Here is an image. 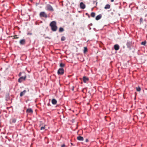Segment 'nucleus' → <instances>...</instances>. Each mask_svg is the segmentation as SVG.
<instances>
[{"instance_id": "nucleus-19", "label": "nucleus", "mask_w": 147, "mask_h": 147, "mask_svg": "<svg viewBox=\"0 0 147 147\" xmlns=\"http://www.w3.org/2000/svg\"><path fill=\"white\" fill-rule=\"evenodd\" d=\"M91 16L92 17H94L95 16V13L94 12H92L91 13Z\"/></svg>"}, {"instance_id": "nucleus-30", "label": "nucleus", "mask_w": 147, "mask_h": 147, "mask_svg": "<svg viewBox=\"0 0 147 147\" xmlns=\"http://www.w3.org/2000/svg\"><path fill=\"white\" fill-rule=\"evenodd\" d=\"M21 74H22V73H21V72H20V73L19 74V76H21Z\"/></svg>"}, {"instance_id": "nucleus-1", "label": "nucleus", "mask_w": 147, "mask_h": 147, "mask_svg": "<svg viewBox=\"0 0 147 147\" xmlns=\"http://www.w3.org/2000/svg\"><path fill=\"white\" fill-rule=\"evenodd\" d=\"M57 23L55 21H53L51 22L50 24V26L51 27V29L53 31H56L57 29Z\"/></svg>"}, {"instance_id": "nucleus-5", "label": "nucleus", "mask_w": 147, "mask_h": 147, "mask_svg": "<svg viewBox=\"0 0 147 147\" xmlns=\"http://www.w3.org/2000/svg\"><path fill=\"white\" fill-rule=\"evenodd\" d=\"M26 77V75H25L24 76H22L20 77L18 79V82L20 83L22 82V80H25Z\"/></svg>"}, {"instance_id": "nucleus-26", "label": "nucleus", "mask_w": 147, "mask_h": 147, "mask_svg": "<svg viewBox=\"0 0 147 147\" xmlns=\"http://www.w3.org/2000/svg\"><path fill=\"white\" fill-rule=\"evenodd\" d=\"M93 4H95L96 5H97V2L96 1H93Z\"/></svg>"}, {"instance_id": "nucleus-33", "label": "nucleus", "mask_w": 147, "mask_h": 147, "mask_svg": "<svg viewBox=\"0 0 147 147\" xmlns=\"http://www.w3.org/2000/svg\"><path fill=\"white\" fill-rule=\"evenodd\" d=\"M114 1V0H111V2H113V1Z\"/></svg>"}, {"instance_id": "nucleus-35", "label": "nucleus", "mask_w": 147, "mask_h": 147, "mask_svg": "<svg viewBox=\"0 0 147 147\" xmlns=\"http://www.w3.org/2000/svg\"><path fill=\"white\" fill-rule=\"evenodd\" d=\"M1 90V88H0V90Z\"/></svg>"}, {"instance_id": "nucleus-34", "label": "nucleus", "mask_w": 147, "mask_h": 147, "mask_svg": "<svg viewBox=\"0 0 147 147\" xmlns=\"http://www.w3.org/2000/svg\"><path fill=\"white\" fill-rule=\"evenodd\" d=\"M111 124H112L113 125V123L111 124L110 125H111Z\"/></svg>"}, {"instance_id": "nucleus-9", "label": "nucleus", "mask_w": 147, "mask_h": 147, "mask_svg": "<svg viewBox=\"0 0 147 147\" xmlns=\"http://www.w3.org/2000/svg\"><path fill=\"white\" fill-rule=\"evenodd\" d=\"M26 112L28 113H33V111L31 109H27Z\"/></svg>"}, {"instance_id": "nucleus-11", "label": "nucleus", "mask_w": 147, "mask_h": 147, "mask_svg": "<svg viewBox=\"0 0 147 147\" xmlns=\"http://www.w3.org/2000/svg\"><path fill=\"white\" fill-rule=\"evenodd\" d=\"M26 90H24L23 92H21L20 94V96L21 97L23 96L26 93Z\"/></svg>"}, {"instance_id": "nucleus-12", "label": "nucleus", "mask_w": 147, "mask_h": 147, "mask_svg": "<svg viewBox=\"0 0 147 147\" xmlns=\"http://www.w3.org/2000/svg\"><path fill=\"white\" fill-rule=\"evenodd\" d=\"M52 103L53 105H55L57 104V101L55 99H53L52 100Z\"/></svg>"}, {"instance_id": "nucleus-14", "label": "nucleus", "mask_w": 147, "mask_h": 147, "mask_svg": "<svg viewBox=\"0 0 147 147\" xmlns=\"http://www.w3.org/2000/svg\"><path fill=\"white\" fill-rule=\"evenodd\" d=\"M88 78L86 77H84L83 78V81L84 82H86L88 81Z\"/></svg>"}, {"instance_id": "nucleus-25", "label": "nucleus", "mask_w": 147, "mask_h": 147, "mask_svg": "<svg viewBox=\"0 0 147 147\" xmlns=\"http://www.w3.org/2000/svg\"><path fill=\"white\" fill-rule=\"evenodd\" d=\"M143 21V19L142 18H140V23H141Z\"/></svg>"}, {"instance_id": "nucleus-6", "label": "nucleus", "mask_w": 147, "mask_h": 147, "mask_svg": "<svg viewBox=\"0 0 147 147\" xmlns=\"http://www.w3.org/2000/svg\"><path fill=\"white\" fill-rule=\"evenodd\" d=\"M80 8L82 9H84L86 7V5L83 2H81L80 3Z\"/></svg>"}, {"instance_id": "nucleus-24", "label": "nucleus", "mask_w": 147, "mask_h": 147, "mask_svg": "<svg viewBox=\"0 0 147 147\" xmlns=\"http://www.w3.org/2000/svg\"><path fill=\"white\" fill-rule=\"evenodd\" d=\"M13 37V39H17L19 38V37H17V35L14 36Z\"/></svg>"}, {"instance_id": "nucleus-15", "label": "nucleus", "mask_w": 147, "mask_h": 147, "mask_svg": "<svg viewBox=\"0 0 147 147\" xmlns=\"http://www.w3.org/2000/svg\"><path fill=\"white\" fill-rule=\"evenodd\" d=\"M110 5L109 4H107L104 7V8L105 9H109L110 8Z\"/></svg>"}, {"instance_id": "nucleus-17", "label": "nucleus", "mask_w": 147, "mask_h": 147, "mask_svg": "<svg viewBox=\"0 0 147 147\" xmlns=\"http://www.w3.org/2000/svg\"><path fill=\"white\" fill-rule=\"evenodd\" d=\"M63 31H64V29L63 28L61 27H60L59 28V32H63Z\"/></svg>"}, {"instance_id": "nucleus-3", "label": "nucleus", "mask_w": 147, "mask_h": 147, "mask_svg": "<svg viewBox=\"0 0 147 147\" xmlns=\"http://www.w3.org/2000/svg\"><path fill=\"white\" fill-rule=\"evenodd\" d=\"M46 9L51 11H53L54 10L53 9L52 7L49 4H48L46 6Z\"/></svg>"}, {"instance_id": "nucleus-31", "label": "nucleus", "mask_w": 147, "mask_h": 147, "mask_svg": "<svg viewBox=\"0 0 147 147\" xmlns=\"http://www.w3.org/2000/svg\"><path fill=\"white\" fill-rule=\"evenodd\" d=\"M32 34V33H28V35H31Z\"/></svg>"}, {"instance_id": "nucleus-8", "label": "nucleus", "mask_w": 147, "mask_h": 147, "mask_svg": "<svg viewBox=\"0 0 147 147\" xmlns=\"http://www.w3.org/2000/svg\"><path fill=\"white\" fill-rule=\"evenodd\" d=\"M114 48L115 50L117 51L119 49V47L118 45H115L114 46Z\"/></svg>"}, {"instance_id": "nucleus-23", "label": "nucleus", "mask_w": 147, "mask_h": 147, "mask_svg": "<svg viewBox=\"0 0 147 147\" xmlns=\"http://www.w3.org/2000/svg\"><path fill=\"white\" fill-rule=\"evenodd\" d=\"M60 66L61 67H63L65 65H64V64L62 63H61L60 64Z\"/></svg>"}, {"instance_id": "nucleus-22", "label": "nucleus", "mask_w": 147, "mask_h": 147, "mask_svg": "<svg viewBox=\"0 0 147 147\" xmlns=\"http://www.w3.org/2000/svg\"><path fill=\"white\" fill-rule=\"evenodd\" d=\"M40 127L41 130L44 129L45 128V125L44 124H43V126H41Z\"/></svg>"}, {"instance_id": "nucleus-16", "label": "nucleus", "mask_w": 147, "mask_h": 147, "mask_svg": "<svg viewBox=\"0 0 147 147\" xmlns=\"http://www.w3.org/2000/svg\"><path fill=\"white\" fill-rule=\"evenodd\" d=\"M84 53H85L88 50L87 48L86 47H84Z\"/></svg>"}, {"instance_id": "nucleus-7", "label": "nucleus", "mask_w": 147, "mask_h": 147, "mask_svg": "<svg viewBox=\"0 0 147 147\" xmlns=\"http://www.w3.org/2000/svg\"><path fill=\"white\" fill-rule=\"evenodd\" d=\"M26 43V40L25 39H23L21 40L20 41V43L21 45H24Z\"/></svg>"}, {"instance_id": "nucleus-27", "label": "nucleus", "mask_w": 147, "mask_h": 147, "mask_svg": "<svg viewBox=\"0 0 147 147\" xmlns=\"http://www.w3.org/2000/svg\"><path fill=\"white\" fill-rule=\"evenodd\" d=\"M42 126H43V125L42 122H40V127Z\"/></svg>"}, {"instance_id": "nucleus-32", "label": "nucleus", "mask_w": 147, "mask_h": 147, "mask_svg": "<svg viewBox=\"0 0 147 147\" xmlns=\"http://www.w3.org/2000/svg\"><path fill=\"white\" fill-rule=\"evenodd\" d=\"M13 122L14 123L16 122V120H13Z\"/></svg>"}, {"instance_id": "nucleus-2", "label": "nucleus", "mask_w": 147, "mask_h": 147, "mask_svg": "<svg viewBox=\"0 0 147 147\" xmlns=\"http://www.w3.org/2000/svg\"><path fill=\"white\" fill-rule=\"evenodd\" d=\"M40 17H44L47 18V15L45 12L42 11L39 14Z\"/></svg>"}, {"instance_id": "nucleus-21", "label": "nucleus", "mask_w": 147, "mask_h": 147, "mask_svg": "<svg viewBox=\"0 0 147 147\" xmlns=\"http://www.w3.org/2000/svg\"><path fill=\"white\" fill-rule=\"evenodd\" d=\"M146 41H145L144 42H141V45H145L146 44Z\"/></svg>"}, {"instance_id": "nucleus-10", "label": "nucleus", "mask_w": 147, "mask_h": 147, "mask_svg": "<svg viewBox=\"0 0 147 147\" xmlns=\"http://www.w3.org/2000/svg\"><path fill=\"white\" fill-rule=\"evenodd\" d=\"M77 139L78 140L83 141L84 140L83 138L81 136H78L77 137Z\"/></svg>"}, {"instance_id": "nucleus-29", "label": "nucleus", "mask_w": 147, "mask_h": 147, "mask_svg": "<svg viewBox=\"0 0 147 147\" xmlns=\"http://www.w3.org/2000/svg\"><path fill=\"white\" fill-rule=\"evenodd\" d=\"M85 141L86 142H88V139H86L85 140Z\"/></svg>"}, {"instance_id": "nucleus-28", "label": "nucleus", "mask_w": 147, "mask_h": 147, "mask_svg": "<svg viewBox=\"0 0 147 147\" xmlns=\"http://www.w3.org/2000/svg\"><path fill=\"white\" fill-rule=\"evenodd\" d=\"M65 144H63L61 146V147H65Z\"/></svg>"}, {"instance_id": "nucleus-20", "label": "nucleus", "mask_w": 147, "mask_h": 147, "mask_svg": "<svg viewBox=\"0 0 147 147\" xmlns=\"http://www.w3.org/2000/svg\"><path fill=\"white\" fill-rule=\"evenodd\" d=\"M65 39V38L64 36H62L61 38V40L62 41H64Z\"/></svg>"}, {"instance_id": "nucleus-18", "label": "nucleus", "mask_w": 147, "mask_h": 147, "mask_svg": "<svg viewBox=\"0 0 147 147\" xmlns=\"http://www.w3.org/2000/svg\"><path fill=\"white\" fill-rule=\"evenodd\" d=\"M136 90L137 91L139 92L141 90V88L139 86H138V87L136 88Z\"/></svg>"}, {"instance_id": "nucleus-4", "label": "nucleus", "mask_w": 147, "mask_h": 147, "mask_svg": "<svg viewBox=\"0 0 147 147\" xmlns=\"http://www.w3.org/2000/svg\"><path fill=\"white\" fill-rule=\"evenodd\" d=\"M64 73V69L62 68H59L58 71V74L59 75H61Z\"/></svg>"}, {"instance_id": "nucleus-13", "label": "nucleus", "mask_w": 147, "mask_h": 147, "mask_svg": "<svg viewBox=\"0 0 147 147\" xmlns=\"http://www.w3.org/2000/svg\"><path fill=\"white\" fill-rule=\"evenodd\" d=\"M101 15L100 14L98 15L96 17V20H99L101 18Z\"/></svg>"}]
</instances>
